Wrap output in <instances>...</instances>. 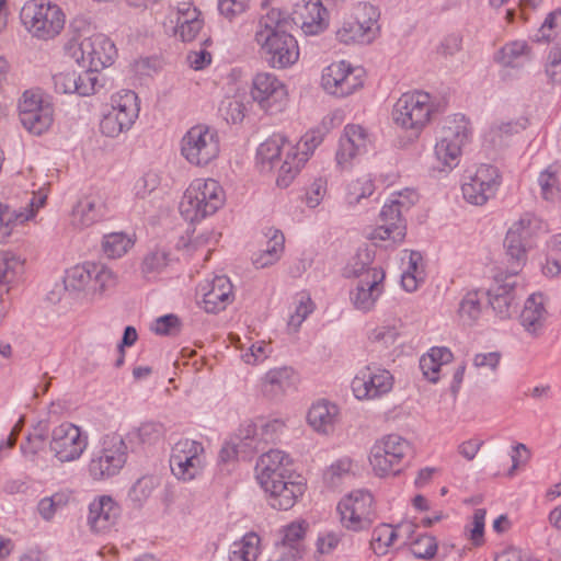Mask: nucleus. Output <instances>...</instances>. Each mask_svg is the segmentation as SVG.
I'll return each instance as SVG.
<instances>
[{
    "mask_svg": "<svg viewBox=\"0 0 561 561\" xmlns=\"http://www.w3.org/2000/svg\"><path fill=\"white\" fill-rule=\"evenodd\" d=\"M126 460L127 445L122 435L106 434L101 439L100 450L90 460V476L93 480L108 479L121 471Z\"/></svg>",
    "mask_w": 561,
    "mask_h": 561,
    "instance_id": "9d476101",
    "label": "nucleus"
},
{
    "mask_svg": "<svg viewBox=\"0 0 561 561\" xmlns=\"http://www.w3.org/2000/svg\"><path fill=\"white\" fill-rule=\"evenodd\" d=\"M285 159L279 167L276 183L279 187H287L308 161V153H299V149L288 142L282 135L275 134L262 142L256 152L257 162L263 169H274L282 156Z\"/></svg>",
    "mask_w": 561,
    "mask_h": 561,
    "instance_id": "f03ea898",
    "label": "nucleus"
},
{
    "mask_svg": "<svg viewBox=\"0 0 561 561\" xmlns=\"http://www.w3.org/2000/svg\"><path fill=\"white\" fill-rule=\"evenodd\" d=\"M417 198V194L412 190L393 193L389 203H386L380 211L381 224L368 233V239L373 241L391 240L393 243L402 242L407 232L402 211L414 205Z\"/></svg>",
    "mask_w": 561,
    "mask_h": 561,
    "instance_id": "39448f33",
    "label": "nucleus"
},
{
    "mask_svg": "<svg viewBox=\"0 0 561 561\" xmlns=\"http://www.w3.org/2000/svg\"><path fill=\"white\" fill-rule=\"evenodd\" d=\"M321 85L329 94L348 96L363 87V70L345 61L331 64L322 72Z\"/></svg>",
    "mask_w": 561,
    "mask_h": 561,
    "instance_id": "a211bd4d",
    "label": "nucleus"
},
{
    "mask_svg": "<svg viewBox=\"0 0 561 561\" xmlns=\"http://www.w3.org/2000/svg\"><path fill=\"white\" fill-rule=\"evenodd\" d=\"M409 548L417 559H432L437 551V541L433 536L419 535L410 542Z\"/></svg>",
    "mask_w": 561,
    "mask_h": 561,
    "instance_id": "864d4df0",
    "label": "nucleus"
},
{
    "mask_svg": "<svg viewBox=\"0 0 561 561\" xmlns=\"http://www.w3.org/2000/svg\"><path fill=\"white\" fill-rule=\"evenodd\" d=\"M392 388V376L388 370L366 366L352 380L354 396L359 399L380 397Z\"/></svg>",
    "mask_w": 561,
    "mask_h": 561,
    "instance_id": "5701e85b",
    "label": "nucleus"
},
{
    "mask_svg": "<svg viewBox=\"0 0 561 561\" xmlns=\"http://www.w3.org/2000/svg\"><path fill=\"white\" fill-rule=\"evenodd\" d=\"M133 241L122 232L105 234L102 242V250L107 257L116 259L123 256L131 248Z\"/></svg>",
    "mask_w": 561,
    "mask_h": 561,
    "instance_id": "c03bdc74",
    "label": "nucleus"
},
{
    "mask_svg": "<svg viewBox=\"0 0 561 561\" xmlns=\"http://www.w3.org/2000/svg\"><path fill=\"white\" fill-rule=\"evenodd\" d=\"M538 228V220L534 217H523L514 222L508 229L504 247L506 255L510 257L512 275H517L526 262L527 249L531 247L530 239L535 229Z\"/></svg>",
    "mask_w": 561,
    "mask_h": 561,
    "instance_id": "f3484780",
    "label": "nucleus"
},
{
    "mask_svg": "<svg viewBox=\"0 0 561 561\" xmlns=\"http://www.w3.org/2000/svg\"><path fill=\"white\" fill-rule=\"evenodd\" d=\"M106 215L105 204L100 197L85 196L72 209V226L83 229L102 220Z\"/></svg>",
    "mask_w": 561,
    "mask_h": 561,
    "instance_id": "c756f323",
    "label": "nucleus"
},
{
    "mask_svg": "<svg viewBox=\"0 0 561 561\" xmlns=\"http://www.w3.org/2000/svg\"><path fill=\"white\" fill-rule=\"evenodd\" d=\"M385 271L374 268L370 274L358 279L356 287L351 291L350 297L355 309L370 311L385 290Z\"/></svg>",
    "mask_w": 561,
    "mask_h": 561,
    "instance_id": "b1692460",
    "label": "nucleus"
},
{
    "mask_svg": "<svg viewBox=\"0 0 561 561\" xmlns=\"http://www.w3.org/2000/svg\"><path fill=\"white\" fill-rule=\"evenodd\" d=\"M314 310V304L310 296L301 293L297 297L295 312L289 317L288 327L297 331L307 317Z\"/></svg>",
    "mask_w": 561,
    "mask_h": 561,
    "instance_id": "603ef678",
    "label": "nucleus"
},
{
    "mask_svg": "<svg viewBox=\"0 0 561 561\" xmlns=\"http://www.w3.org/2000/svg\"><path fill=\"white\" fill-rule=\"evenodd\" d=\"M251 96L266 112L280 110L287 90L278 78L270 72H259L252 80Z\"/></svg>",
    "mask_w": 561,
    "mask_h": 561,
    "instance_id": "412c9836",
    "label": "nucleus"
},
{
    "mask_svg": "<svg viewBox=\"0 0 561 561\" xmlns=\"http://www.w3.org/2000/svg\"><path fill=\"white\" fill-rule=\"evenodd\" d=\"M205 467V449L202 443L190 438L178 440L170 456V468L179 480L191 481L202 474Z\"/></svg>",
    "mask_w": 561,
    "mask_h": 561,
    "instance_id": "f8f14e48",
    "label": "nucleus"
},
{
    "mask_svg": "<svg viewBox=\"0 0 561 561\" xmlns=\"http://www.w3.org/2000/svg\"><path fill=\"white\" fill-rule=\"evenodd\" d=\"M308 524L306 522H294L284 527L282 548L284 550H288V552H283V554H287V560L295 561L301 558V542L304 540Z\"/></svg>",
    "mask_w": 561,
    "mask_h": 561,
    "instance_id": "f704fd0d",
    "label": "nucleus"
},
{
    "mask_svg": "<svg viewBox=\"0 0 561 561\" xmlns=\"http://www.w3.org/2000/svg\"><path fill=\"white\" fill-rule=\"evenodd\" d=\"M469 123L462 116L443 128V135L435 146L437 159L446 167H456L462 146L469 140Z\"/></svg>",
    "mask_w": 561,
    "mask_h": 561,
    "instance_id": "6ab92c4d",
    "label": "nucleus"
},
{
    "mask_svg": "<svg viewBox=\"0 0 561 561\" xmlns=\"http://www.w3.org/2000/svg\"><path fill=\"white\" fill-rule=\"evenodd\" d=\"M23 272V261L12 252L0 253V296L9 293V285Z\"/></svg>",
    "mask_w": 561,
    "mask_h": 561,
    "instance_id": "c9c22d12",
    "label": "nucleus"
},
{
    "mask_svg": "<svg viewBox=\"0 0 561 561\" xmlns=\"http://www.w3.org/2000/svg\"><path fill=\"white\" fill-rule=\"evenodd\" d=\"M219 151L218 133L206 125L191 127L181 141L182 156L194 165H207L218 157Z\"/></svg>",
    "mask_w": 561,
    "mask_h": 561,
    "instance_id": "1a4fd4ad",
    "label": "nucleus"
},
{
    "mask_svg": "<svg viewBox=\"0 0 561 561\" xmlns=\"http://www.w3.org/2000/svg\"><path fill=\"white\" fill-rule=\"evenodd\" d=\"M250 0H218L219 12L231 20L236 15L243 13Z\"/></svg>",
    "mask_w": 561,
    "mask_h": 561,
    "instance_id": "69168bd1",
    "label": "nucleus"
},
{
    "mask_svg": "<svg viewBox=\"0 0 561 561\" xmlns=\"http://www.w3.org/2000/svg\"><path fill=\"white\" fill-rule=\"evenodd\" d=\"M49 449L60 462L78 460L88 447V435L69 422H64L51 431Z\"/></svg>",
    "mask_w": 561,
    "mask_h": 561,
    "instance_id": "2eb2a0df",
    "label": "nucleus"
},
{
    "mask_svg": "<svg viewBox=\"0 0 561 561\" xmlns=\"http://www.w3.org/2000/svg\"><path fill=\"white\" fill-rule=\"evenodd\" d=\"M388 524L377 526L371 535L370 547L377 556H385L390 548Z\"/></svg>",
    "mask_w": 561,
    "mask_h": 561,
    "instance_id": "bf43d9fd",
    "label": "nucleus"
},
{
    "mask_svg": "<svg viewBox=\"0 0 561 561\" xmlns=\"http://www.w3.org/2000/svg\"><path fill=\"white\" fill-rule=\"evenodd\" d=\"M289 24L299 26L306 35H317L328 26V11L320 0H301L294 5Z\"/></svg>",
    "mask_w": 561,
    "mask_h": 561,
    "instance_id": "4be33fe9",
    "label": "nucleus"
},
{
    "mask_svg": "<svg viewBox=\"0 0 561 561\" xmlns=\"http://www.w3.org/2000/svg\"><path fill=\"white\" fill-rule=\"evenodd\" d=\"M547 311L541 295L533 294L525 302L520 313V324L531 335H539L546 321Z\"/></svg>",
    "mask_w": 561,
    "mask_h": 561,
    "instance_id": "2f4dec72",
    "label": "nucleus"
},
{
    "mask_svg": "<svg viewBox=\"0 0 561 561\" xmlns=\"http://www.w3.org/2000/svg\"><path fill=\"white\" fill-rule=\"evenodd\" d=\"M260 537L249 533L241 540L233 542L229 561H256L259 557Z\"/></svg>",
    "mask_w": 561,
    "mask_h": 561,
    "instance_id": "4c0bfd02",
    "label": "nucleus"
},
{
    "mask_svg": "<svg viewBox=\"0 0 561 561\" xmlns=\"http://www.w3.org/2000/svg\"><path fill=\"white\" fill-rule=\"evenodd\" d=\"M289 21L285 13L272 8L257 23L254 41L268 65L284 69L294 65L299 58L297 41L288 33Z\"/></svg>",
    "mask_w": 561,
    "mask_h": 561,
    "instance_id": "f257e3e1",
    "label": "nucleus"
},
{
    "mask_svg": "<svg viewBox=\"0 0 561 561\" xmlns=\"http://www.w3.org/2000/svg\"><path fill=\"white\" fill-rule=\"evenodd\" d=\"M260 485L267 495L270 506L278 511L294 507L306 490L302 478L294 472L289 478L271 480Z\"/></svg>",
    "mask_w": 561,
    "mask_h": 561,
    "instance_id": "aec40b11",
    "label": "nucleus"
},
{
    "mask_svg": "<svg viewBox=\"0 0 561 561\" xmlns=\"http://www.w3.org/2000/svg\"><path fill=\"white\" fill-rule=\"evenodd\" d=\"M368 142V135L362 126L346 125L336 151L337 165L347 168L353 158L366 151Z\"/></svg>",
    "mask_w": 561,
    "mask_h": 561,
    "instance_id": "a878e982",
    "label": "nucleus"
},
{
    "mask_svg": "<svg viewBox=\"0 0 561 561\" xmlns=\"http://www.w3.org/2000/svg\"><path fill=\"white\" fill-rule=\"evenodd\" d=\"M157 486V480L152 476L139 478L131 486L128 496L134 503L141 504L146 501Z\"/></svg>",
    "mask_w": 561,
    "mask_h": 561,
    "instance_id": "5fc2aeb1",
    "label": "nucleus"
},
{
    "mask_svg": "<svg viewBox=\"0 0 561 561\" xmlns=\"http://www.w3.org/2000/svg\"><path fill=\"white\" fill-rule=\"evenodd\" d=\"M337 512L342 526L352 531L368 529L377 517L374 497L364 490L353 491L343 497Z\"/></svg>",
    "mask_w": 561,
    "mask_h": 561,
    "instance_id": "9b49d317",
    "label": "nucleus"
},
{
    "mask_svg": "<svg viewBox=\"0 0 561 561\" xmlns=\"http://www.w3.org/2000/svg\"><path fill=\"white\" fill-rule=\"evenodd\" d=\"M167 430L161 422L146 421L129 433L130 439H137L142 445H156L165 436Z\"/></svg>",
    "mask_w": 561,
    "mask_h": 561,
    "instance_id": "ea45409f",
    "label": "nucleus"
},
{
    "mask_svg": "<svg viewBox=\"0 0 561 561\" xmlns=\"http://www.w3.org/2000/svg\"><path fill=\"white\" fill-rule=\"evenodd\" d=\"M339 408L329 401H319L309 409L308 423L318 433L330 434L337 422Z\"/></svg>",
    "mask_w": 561,
    "mask_h": 561,
    "instance_id": "7c9ffc66",
    "label": "nucleus"
},
{
    "mask_svg": "<svg viewBox=\"0 0 561 561\" xmlns=\"http://www.w3.org/2000/svg\"><path fill=\"white\" fill-rule=\"evenodd\" d=\"M422 255L419 252L411 251L409 256V266L401 276L402 287L412 293L417 289L419 283L423 279Z\"/></svg>",
    "mask_w": 561,
    "mask_h": 561,
    "instance_id": "37998d69",
    "label": "nucleus"
},
{
    "mask_svg": "<svg viewBox=\"0 0 561 561\" xmlns=\"http://www.w3.org/2000/svg\"><path fill=\"white\" fill-rule=\"evenodd\" d=\"M538 183L541 188V195L547 201H553L558 195V180L554 173L546 170L539 175Z\"/></svg>",
    "mask_w": 561,
    "mask_h": 561,
    "instance_id": "052dcab7",
    "label": "nucleus"
},
{
    "mask_svg": "<svg viewBox=\"0 0 561 561\" xmlns=\"http://www.w3.org/2000/svg\"><path fill=\"white\" fill-rule=\"evenodd\" d=\"M494 58L504 67H519L533 58V51L525 41H514L504 45Z\"/></svg>",
    "mask_w": 561,
    "mask_h": 561,
    "instance_id": "72a5a7b5",
    "label": "nucleus"
},
{
    "mask_svg": "<svg viewBox=\"0 0 561 561\" xmlns=\"http://www.w3.org/2000/svg\"><path fill=\"white\" fill-rule=\"evenodd\" d=\"M20 18L24 26L36 37L49 39L65 26L61 9L47 0H30L21 9Z\"/></svg>",
    "mask_w": 561,
    "mask_h": 561,
    "instance_id": "0eeeda50",
    "label": "nucleus"
},
{
    "mask_svg": "<svg viewBox=\"0 0 561 561\" xmlns=\"http://www.w3.org/2000/svg\"><path fill=\"white\" fill-rule=\"evenodd\" d=\"M67 503V496L61 493H56L50 497H44L38 503V512L41 516L49 520L58 508H61Z\"/></svg>",
    "mask_w": 561,
    "mask_h": 561,
    "instance_id": "13d9d810",
    "label": "nucleus"
},
{
    "mask_svg": "<svg viewBox=\"0 0 561 561\" xmlns=\"http://www.w3.org/2000/svg\"><path fill=\"white\" fill-rule=\"evenodd\" d=\"M295 371L290 367L271 369L263 379L264 392L278 394L294 386Z\"/></svg>",
    "mask_w": 561,
    "mask_h": 561,
    "instance_id": "e433bc0d",
    "label": "nucleus"
},
{
    "mask_svg": "<svg viewBox=\"0 0 561 561\" xmlns=\"http://www.w3.org/2000/svg\"><path fill=\"white\" fill-rule=\"evenodd\" d=\"M327 193V181L322 178L316 179L306 194V203L309 207H317Z\"/></svg>",
    "mask_w": 561,
    "mask_h": 561,
    "instance_id": "0e129e2a",
    "label": "nucleus"
},
{
    "mask_svg": "<svg viewBox=\"0 0 561 561\" xmlns=\"http://www.w3.org/2000/svg\"><path fill=\"white\" fill-rule=\"evenodd\" d=\"M500 185L499 169L491 164H481L472 174L466 176L461 185L462 197L469 204L482 206L495 196Z\"/></svg>",
    "mask_w": 561,
    "mask_h": 561,
    "instance_id": "ddd939ff",
    "label": "nucleus"
},
{
    "mask_svg": "<svg viewBox=\"0 0 561 561\" xmlns=\"http://www.w3.org/2000/svg\"><path fill=\"white\" fill-rule=\"evenodd\" d=\"M66 53L83 68L101 71L111 66L117 55L114 43L104 34L75 35L65 46Z\"/></svg>",
    "mask_w": 561,
    "mask_h": 561,
    "instance_id": "20e7f679",
    "label": "nucleus"
},
{
    "mask_svg": "<svg viewBox=\"0 0 561 561\" xmlns=\"http://www.w3.org/2000/svg\"><path fill=\"white\" fill-rule=\"evenodd\" d=\"M380 13L370 3H359L354 14L345 20L336 31V37L341 43L370 44L378 35Z\"/></svg>",
    "mask_w": 561,
    "mask_h": 561,
    "instance_id": "6e6552de",
    "label": "nucleus"
},
{
    "mask_svg": "<svg viewBox=\"0 0 561 561\" xmlns=\"http://www.w3.org/2000/svg\"><path fill=\"white\" fill-rule=\"evenodd\" d=\"M289 457L282 450L272 449L263 454L255 466L256 479L260 484L275 480L289 478L293 473Z\"/></svg>",
    "mask_w": 561,
    "mask_h": 561,
    "instance_id": "cd10ccee",
    "label": "nucleus"
},
{
    "mask_svg": "<svg viewBox=\"0 0 561 561\" xmlns=\"http://www.w3.org/2000/svg\"><path fill=\"white\" fill-rule=\"evenodd\" d=\"M458 314L463 323L472 324L481 314L480 291L473 290L465 295L459 304Z\"/></svg>",
    "mask_w": 561,
    "mask_h": 561,
    "instance_id": "49530a36",
    "label": "nucleus"
},
{
    "mask_svg": "<svg viewBox=\"0 0 561 561\" xmlns=\"http://www.w3.org/2000/svg\"><path fill=\"white\" fill-rule=\"evenodd\" d=\"M21 219L22 214L16 215L8 206L0 204V242H4L11 236L16 221Z\"/></svg>",
    "mask_w": 561,
    "mask_h": 561,
    "instance_id": "4d7b16f0",
    "label": "nucleus"
},
{
    "mask_svg": "<svg viewBox=\"0 0 561 561\" xmlns=\"http://www.w3.org/2000/svg\"><path fill=\"white\" fill-rule=\"evenodd\" d=\"M137 99V94L131 90H125L112 96L111 111L117 114V119L125 130H128L138 117Z\"/></svg>",
    "mask_w": 561,
    "mask_h": 561,
    "instance_id": "473e14b6",
    "label": "nucleus"
},
{
    "mask_svg": "<svg viewBox=\"0 0 561 561\" xmlns=\"http://www.w3.org/2000/svg\"><path fill=\"white\" fill-rule=\"evenodd\" d=\"M117 114L112 112L111 110L103 115V118L100 122V130L103 135L107 137H116L121 133L125 130L121 123L117 119Z\"/></svg>",
    "mask_w": 561,
    "mask_h": 561,
    "instance_id": "e2e57ef3",
    "label": "nucleus"
},
{
    "mask_svg": "<svg viewBox=\"0 0 561 561\" xmlns=\"http://www.w3.org/2000/svg\"><path fill=\"white\" fill-rule=\"evenodd\" d=\"M410 444L403 437L391 434L377 442L371 448L370 463L376 474H398L400 468L397 466L410 451Z\"/></svg>",
    "mask_w": 561,
    "mask_h": 561,
    "instance_id": "4468645a",
    "label": "nucleus"
},
{
    "mask_svg": "<svg viewBox=\"0 0 561 561\" xmlns=\"http://www.w3.org/2000/svg\"><path fill=\"white\" fill-rule=\"evenodd\" d=\"M434 104L427 92L414 91L403 93L396 102L392 118L396 125L410 133L415 139L430 123Z\"/></svg>",
    "mask_w": 561,
    "mask_h": 561,
    "instance_id": "423d86ee",
    "label": "nucleus"
},
{
    "mask_svg": "<svg viewBox=\"0 0 561 561\" xmlns=\"http://www.w3.org/2000/svg\"><path fill=\"white\" fill-rule=\"evenodd\" d=\"M180 329V319L174 314H165L154 321L152 330L159 335H172Z\"/></svg>",
    "mask_w": 561,
    "mask_h": 561,
    "instance_id": "680f3d73",
    "label": "nucleus"
},
{
    "mask_svg": "<svg viewBox=\"0 0 561 561\" xmlns=\"http://www.w3.org/2000/svg\"><path fill=\"white\" fill-rule=\"evenodd\" d=\"M375 185L369 175H363L347 185L346 201L350 205L358 204L363 198L370 196Z\"/></svg>",
    "mask_w": 561,
    "mask_h": 561,
    "instance_id": "8fccbe9b",
    "label": "nucleus"
},
{
    "mask_svg": "<svg viewBox=\"0 0 561 561\" xmlns=\"http://www.w3.org/2000/svg\"><path fill=\"white\" fill-rule=\"evenodd\" d=\"M373 261L374 254L370 250L359 249L347 264L345 273L347 276H354L360 279L367 274H370L374 268H380L379 266H371Z\"/></svg>",
    "mask_w": 561,
    "mask_h": 561,
    "instance_id": "79ce46f5",
    "label": "nucleus"
},
{
    "mask_svg": "<svg viewBox=\"0 0 561 561\" xmlns=\"http://www.w3.org/2000/svg\"><path fill=\"white\" fill-rule=\"evenodd\" d=\"M55 90L59 93H75L76 71H66L53 77Z\"/></svg>",
    "mask_w": 561,
    "mask_h": 561,
    "instance_id": "774afa93",
    "label": "nucleus"
},
{
    "mask_svg": "<svg viewBox=\"0 0 561 561\" xmlns=\"http://www.w3.org/2000/svg\"><path fill=\"white\" fill-rule=\"evenodd\" d=\"M169 263V254L162 250H156L148 253L141 263V273L147 279L156 277Z\"/></svg>",
    "mask_w": 561,
    "mask_h": 561,
    "instance_id": "09e8293b",
    "label": "nucleus"
},
{
    "mask_svg": "<svg viewBox=\"0 0 561 561\" xmlns=\"http://www.w3.org/2000/svg\"><path fill=\"white\" fill-rule=\"evenodd\" d=\"M19 116L25 129L34 135H42L53 123V105L38 91L28 90L20 100Z\"/></svg>",
    "mask_w": 561,
    "mask_h": 561,
    "instance_id": "dca6fc26",
    "label": "nucleus"
},
{
    "mask_svg": "<svg viewBox=\"0 0 561 561\" xmlns=\"http://www.w3.org/2000/svg\"><path fill=\"white\" fill-rule=\"evenodd\" d=\"M398 336V331L394 327L382 325L374 329L369 334V340L375 343H381L385 346L392 345Z\"/></svg>",
    "mask_w": 561,
    "mask_h": 561,
    "instance_id": "338daca9",
    "label": "nucleus"
},
{
    "mask_svg": "<svg viewBox=\"0 0 561 561\" xmlns=\"http://www.w3.org/2000/svg\"><path fill=\"white\" fill-rule=\"evenodd\" d=\"M171 22H175V27L201 21V11L192 2H180L170 12Z\"/></svg>",
    "mask_w": 561,
    "mask_h": 561,
    "instance_id": "3c124183",
    "label": "nucleus"
},
{
    "mask_svg": "<svg viewBox=\"0 0 561 561\" xmlns=\"http://www.w3.org/2000/svg\"><path fill=\"white\" fill-rule=\"evenodd\" d=\"M91 264L92 263H84L67 270L64 278L66 289L73 291H80L87 288L91 289L93 275Z\"/></svg>",
    "mask_w": 561,
    "mask_h": 561,
    "instance_id": "a19ab883",
    "label": "nucleus"
},
{
    "mask_svg": "<svg viewBox=\"0 0 561 561\" xmlns=\"http://www.w3.org/2000/svg\"><path fill=\"white\" fill-rule=\"evenodd\" d=\"M119 507L110 496L95 499L89 505L88 524L92 531L102 533L115 524Z\"/></svg>",
    "mask_w": 561,
    "mask_h": 561,
    "instance_id": "c85d7f7f",
    "label": "nucleus"
},
{
    "mask_svg": "<svg viewBox=\"0 0 561 561\" xmlns=\"http://www.w3.org/2000/svg\"><path fill=\"white\" fill-rule=\"evenodd\" d=\"M91 268L93 274L91 290L103 291L105 288L114 285L115 277L110 268L98 263H92Z\"/></svg>",
    "mask_w": 561,
    "mask_h": 561,
    "instance_id": "6e6d98bb",
    "label": "nucleus"
},
{
    "mask_svg": "<svg viewBox=\"0 0 561 561\" xmlns=\"http://www.w3.org/2000/svg\"><path fill=\"white\" fill-rule=\"evenodd\" d=\"M99 72L98 70H92V68L76 72L75 93L81 96H89L96 93L103 87V83L100 81Z\"/></svg>",
    "mask_w": 561,
    "mask_h": 561,
    "instance_id": "a18cd8bd",
    "label": "nucleus"
},
{
    "mask_svg": "<svg viewBox=\"0 0 561 561\" xmlns=\"http://www.w3.org/2000/svg\"><path fill=\"white\" fill-rule=\"evenodd\" d=\"M219 113L227 123L238 124L245 116V104L239 96H228L221 101Z\"/></svg>",
    "mask_w": 561,
    "mask_h": 561,
    "instance_id": "de8ad7c7",
    "label": "nucleus"
},
{
    "mask_svg": "<svg viewBox=\"0 0 561 561\" xmlns=\"http://www.w3.org/2000/svg\"><path fill=\"white\" fill-rule=\"evenodd\" d=\"M515 275L508 274L502 279L503 284H497L488 291L489 304L501 319H507L517 310L516 282Z\"/></svg>",
    "mask_w": 561,
    "mask_h": 561,
    "instance_id": "bb28decb",
    "label": "nucleus"
},
{
    "mask_svg": "<svg viewBox=\"0 0 561 561\" xmlns=\"http://www.w3.org/2000/svg\"><path fill=\"white\" fill-rule=\"evenodd\" d=\"M224 202V190L216 180L196 179L184 192L180 213L185 220L195 222L215 214Z\"/></svg>",
    "mask_w": 561,
    "mask_h": 561,
    "instance_id": "7ed1b4c3",
    "label": "nucleus"
},
{
    "mask_svg": "<svg viewBox=\"0 0 561 561\" xmlns=\"http://www.w3.org/2000/svg\"><path fill=\"white\" fill-rule=\"evenodd\" d=\"M203 299L202 307L208 313H218L232 302V284L227 276H215L211 280H206L199 285Z\"/></svg>",
    "mask_w": 561,
    "mask_h": 561,
    "instance_id": "393cba45",
    "label": "nucleus"
},
{
    "mask_svg": "<svg viewBox=\"0 0 561 561\" xmlns=\"http://www.w3.org/2000/svg\"><path fill=\"white\" fill-rule=\"evenodd\" d=\"M266 236L270 238L266 248L254 261L255 265L261 268L274 264L284 250L285 238L279 230L271 228Z\"/></svg>",
    "mask_w": 561,
    "mask_h": 561,
    "instance_id": "58836bf2",
    "label": "nucleus"
}]
</instances>
